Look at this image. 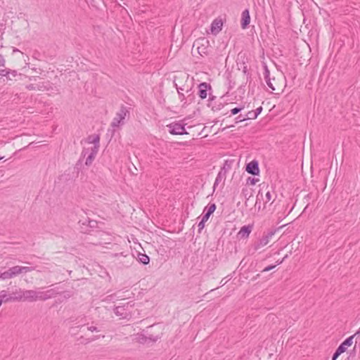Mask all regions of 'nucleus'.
<instances>
[{"label": "nucleus", "instance_id": "15", "mask_svg": "<svg viewBox=\"0 0 360 360\" xmlns=\"http://www.w3.org/2000/svg\"><path fill=\"white\" fill-rule=\"evenodd\" d=\"M354 338V335H352L347 338L342 343L339 345L337 349L342 354L346 351L347 347H349L352 345Z\"/></svg>", "mask_w": 360, "mask_h": 360}, {"label": "nucleus", "instance_id": "28", "mask_svg": "<svg viewBox=\"0 0 360 360\" xmlns=\"http://www.w3.org/2000/svg\"><path fill=\"white\" fill-rule=\"evenodd\" d=\"M120 255L123 256L126 259V262L127 263V264L126 265V266H129L131 262H133L134 258L133 256L131 255H123V253H120Z\"/></svg>", "mask_w": 360, "mask_h": 360}, {"label": "nucleus", "instance_id": "27", "mask_svg": "<svg viewBox=\"0 0 360 360\" xmlns=\"http://www.w3.org/2000/svg\"><path fill=\"white\" fill-rule=\"evenodd\" d=\"M246 120H254L257 117L253 110H250L245 114Z\"/></svg>", "mask_w": 360, "mask_h": 360}, {"label": "nucleus", "instance_id": "4", "mask_svg": "<svg viewBox=\"0 0 360 360\" xmlns=\"http://www.w3.org/2000/svg\"><path fill=\"white\" fill-rule=\"evenodd\" d=\"M276 195L275 194V193L274 191H271L269 189L268 186H266L265 189H264V186H263L259 190V191L257 195V200H256L255 205H258L259 200H262L265 205L266 203H268L273 199L272 202H271V203H273L276 198Z\"/></svg>", "mask_w": 360, "mask_h": 360}, {"label": "nucleus", "instance_id": "21", "mask_svg": "<svg viewBox=\"0 0 360 360\" xmlns=\"http://www.w3.org/2000/svg\"><path fill=\"white\" fill-rule=\"evenodd\" d=\"M79 223L82 226H86L89 228H95L97 226V221L95 220H91L89 218H86L84 219H81L79 221Z\"/></svg>", "mask_w": 360, "mask_h": 360}, {"label": "nucleus", "instance_id": "40", "mask_svg": "<svg viewBox=\"0 0 360 360\" xmlns=\"http://www.w3.org/2000/svg\"><path fill=\"white\" fill-rule=\"evenodd\" d=\"M342 353L337 349L333 355L332 360H336Z\"/></svg>", "mask_w": 360, "mask_h": 360}, {"label": "nucleus", "instance_id": "36", "mask_svg": "<svg viewBox=\"0 0 360 360\" xmlns=\"http://www.w3.org/2000/svg\"><path fill=\"white\" fill-rule=\"evenodd\" d=\"M221 179H222V174H221V172H219L216 179H215L214 187H215L216 185L218 184L220 181H221Z\"/></svg>", "mask_w": 360, "mask_h": 360}, {"label": "nucleus", "instance_id": "43", "mask_svg": "<svg viewBox=\"0 0 360 360\" xmlns=\"http://www.w3.org/2000/svg\"><path fill=\"white\" fill-rule=\"evenodd\" d=\"M53 295V292H52V290H46V300L51 297Z\"/></svg>", "mask_w": 360, "mask_h": 360}, {"label": "nucleus", "instance_id": "46", "mask_svg": "<svg viewBox=\"0 0 360 360\" xmlns=\"http://www.w3.org/2000/svg\"><path fill=\"white\" fill-rule=\"evenodd\" d=\"M175 86H176V87L177 91H178L179 89V91H180L181 92H182L183 91H184V88H182V87H178V86H177V84H175Z\"/></svg>", "mask_w": 360, "mask_h": 360}, {"label": "nucleus", "instance_id": "45", "mask_svg": "<svg viewBox=\"0 0 360 360\" xmlns=\"http://www.w3.org/2000/svg\"><path fill=\"white\" fill-rule=\"evenodd\" d=\"M88 330L91 332L98 331L97 328L95 326H90L87 328Z\"/></svg>", "mask_w": 360, "mask_h": 360}, {"label": "nucleus", "instance_id": "9", "mask_svg": "<svg viewBox=\"0 0 360 360\" xmlns=\"http://www.w3.org/2000/svg\"><path fill=\"white\" fill-rule=\"evenodd\" d=\"M246 171L248 173L252 175H257L259 172V165L257 161L252 160L249 162L246 166Z\"/></svg>", "mask_w": 360, "mask_h": 360}, {"label": "nucleus", "instance_id": "6", "mask_svg": "<svg viewBox=\"0 0 360 360\" xmlns=\"http://www.w3.org/2000/svg\"><path fill=\"white\" fill-rule=\"evenodd\" d=\"M128 113L129 111L127 110V108L124 106H122L120 110L117 112L115 117H114L111 123V127H117L120 124H123L125 117Z\"/></svg>", "mask_w": 360, "mask_h": 360}, {"label": "nucleus", "instance_id": "10", "mask_svg": "<svg viewBox=\"0 0 360 360\" xmlns=\"http://www.w3.org/2000/svg\"><path fill=\"white\" fill-rule=\"evenodd\" d=\"M129 303H127L123 306H117L114 308V313L118 316H121L122 319L127 318L129 314H127V308L129 307Z\"/></svg>", "mask_w": 360, "mask_h": 360}, {"label": "nucleus", "instance_id": "11", "mask_svg": "<svg viewBox=\"0 0 360 360\" xmlns=\"http://www.w3.org/2000/svg\"><path fill=\"white\" fill-rule=\"evenodd\" d=\"M250 22V16L248 9H245L242 12L240 25L243 29H246Z\"/></svg>", "mask_w": 360, "mask_h": 360}, {"label": "nucleus", "instance_id": "34", "mask_svg": "<svg viewBox=\"0 0 360 360\" xmlns=\"http://www.w3.org/2000/svg\"><path fill=\"white\" fill-rule=\"evenodd\" d=\"M258 179L252 177H248L247 179V184L255 185Z\"/></svg>", "mask_w": 360, "mask_h": 360}, {"label": "nucleus", "instance_id": "22", "mask_svg": "<svg viewBox=\"0 0 360 360\" xmlns=\"http://www.w3.org/2000/svg\"><path fill=\"white\" fill-rule=\"evenodd\" d=\"M215 210L216 205L214 203L209 205L208 207L205 208V211H206V212L202 216V219H204L205 221H207L210 215L215 211Z\"/></svg>", "mask_w": 360, "mask_h": 360}, {"label": "nucleus", "instance_id": "37", "mask_svg": "<svg viewBox=\"0 0 360 360\" xmlns=\"http://www.w3.org/2000/svg\"><path fill=\"white\" fill-rule=\"evenodd\" d=\"M84 325H85V323L79 325V326H78L77 327H72L70 328L71 333H73V334H76V333L77 332V329L82 328Z\"/></svg>", "mask_w": 360, "mask_h": 360}, {"label": "nucleus", "instance_id": "5", "mask_svg": "<svg viewBox=\"0 0 360 360\" xmlns=\"http://www.w3.org/2000/svg\"><path fill=\"white\" fill-rule=\"evenodd\" d=\"M276 230H272L266 233H264L263 236L257 242H255L253 245V249L255 251H257L262 248L266 245L269 241L270 239L272 238V236L275 234Z\"/></svg>", "mask_w": 360, "mask_h": 360}, {"label": "nucleus", "instance_id": "7", "mask_svg": "<svg viewBox=\"0 0 360 360\" xmlns=\"http://www.w3.org/2000/svg\"><path fill=\"white\" fill-rule=\"evenodd\" d=\"M65 272H68L70 274L72 271H65L64 268L55 266L54 269L49 272V277L50 279H53V281L55 279L56 281H59V282H60L61 281H64Z\"/></svg>", "mask_w": 360, "mask_h": 360}, {"label": "nucleus", "instance_id": "8", "mask_svg": "<svg viewBox=\"0 0 360 360\" xmlns=\"http://www.w3.org/2000/svg\"><path fill=\"white\" fill-rule=\"evenodd\" d=\"M167 127L169 129V133L172 134L182 135L187 134L184 128V125L180 122H172Z\"/></svg>", "mask_w": 360, "mask_h": 360}, {"label": "nucleus", "instance_id": "39", "mask_svg": "<svg viewBox=\"0 0 360 360\" xmlns=\"http://www.w3.org/2000/svg\"><path fill=\"white\" fill-rule=\"evenodd\" d=\"M8 72H8V68L0 70V76L6 77V75Z\"/></svg>", "mask_w": 360, "mask_h": 360}, {"label": "nucleus", "instance_id": "3", "mask_svg": "<svg viewBox=\"0 0 360 360\" xmlns=\"http://www.w3.org/2000/svg\"><path fill=\"white\" fill-rule=\"evenodd\" d=\"M264 79L268 86L272 90V91H281L283 89V82L276 77H270V72L266 68L264 72Z\"/></svg>", "mask_w": 360, "mask_h": 360}, {"label": "nucleus", "instance_id": "42", "mask_svg": "<svg viewBox=\"0 0 360 360\" xmlns=\"http://www.w3.org/2000/svg\"><path fill=\"white\" fill-rule=\"evenodd\" d=\"M262 110V107L260 106V107L257 108L255 110H253V112H255V115L257 116H258L261 113Z\"/></svg>", "mask_w": 360, "mask_h": 360}, {"label": "nucleus", "instance_id": "12", "mask_svg": "<svg viewBox=\"0 0 360 360\" xmlns=\"http://www.w3.org/2000/svg\"><path fill=\"white\" fill-rule=\"evenodd\" d=\"M85 142L89 144H94V146L91 148H99L100 147V136L98 134H93L89 136Z\"/></svg>", "mask_w": 360, "mask_h": 360}, {"label": "nucleus", "instance_id": "14", "mask_svg": "<svg viewBox=\"0 0 360 360\" xmlns=\"http://www.w3.org/2000/svg\"><path fill=\"white\" fill-rule=\"evenodd\" d=\"M223 25L222 20L221 19H215L211 25V32L212 34H217L221 30Z\"/></svg>", "mask_w": 360, "mask_h": 360}, {"label": "nucleus", "instance_id": "48", "mask_svg": "<svg viewBox=\"0 0 360 360\" xmlns=\"http://www.w3.org/2000/svg\"><path fill=\"white\" fill-rule=\"evenodd\" d=\"M3 158H4V157H1V156H0V160H2Z\"/></svg>", "mask_w": 360, "mask_h": 360}, {"label": "nucleus", "instance_id": "44", "mask_svg": "<svg viewBox=\"0 0 360 360\" xmlns=\"http://www.w3.org/2000/svg\"><path fill=\"white\" fill-rule=\"evenodd\" d=\"M275 265H271V266H266V268H264V269L263 270V271H271V269H273L274 268H275Z\"/></svg>", "mask_w": 360, "mask_h": 360}, {"label": "nucleus", "instance_id": "33", "mask_svg": "<svg viewBox=\"0 0 360 360\" xmlns=\"http://www.w3.org/2000/svg\"><path fill=\"white\" fill-rule=\"evenodd\" d=\"M207 221H205L204 219L202 218L201 221L198 223V232L200 233L205 227V223Z\"/></svg>", "mask_w": 360, "mask_h": 360}, {"label": "nucleus", "instance_id": "26", "mask_svg": "<svg viewBox=\"0 0 360 360\" xmlns=\"http://www.w3.org/2000/svg\"><path fill=\"white\" fill-rule=\"evenodd\" d=\"M11 278H13V276H11V272L8 269L0 274V278H1L3 280Z\"/></svg>", "mask_w": 360, "mask_h": 360}, {"label": "nucleus", "instance_id": "38", "mask_svg": "<svg viewBox=\"0 0 360 360\" xmlns=\"http://www.w3.org/2000/svg\"><path fill=\"white\" fill-rule=\"evenodd\" d=\"M20 274L27 273L31 271V268L28 266H20Z\"/></svg>", "mask_w": 360, "mask_h": 360}, {"label": "nucleus", "instance_id": "13", "mask_svg": "<svg viewBox=\"0 0 360 360\" xmlns=\"http://www.w3.org/2000/svg\"><path fill=\"white\" fill-rule=\"evenodd\" d=\"M198 95L202 99H205L207 96V90L211 89V86L210 84H207L206 82L200 83L198 85Z\"/></svg>", "mask_w": 360, "mask_h": 360}, {"label": "nucleus", "instance_id": "30", "mask_svg": "<svg viewBox=\"0 0 360 360\" xmlns=\"http://www.w3.org/2000/svg\"><path fill=\"white\" fill-rule=\"evenodd\" d=\"M243 108H244V106L234 108L231 110V115H236V114L239 113Z\"/></svg>", "mask_w": 360, "mask_h": 360}, {"label": "nucleus", "instance_id": "19", "mask_svg": "<svg viewBox=\"0 0 360 360\" xmlns=\"http://www.w3.org/2000/svg\"><path fill=\"white\" fill-rule=\"evenodd\" d=\"M252 229V226L251 225L244 226L239 231L238 236H240L241 238H247L251 233Z\"/></svg>", "mask_w": 360, "mask_h": 360}, {"label": "nucleus", "instance_id": "47", "mask_svg": "<svg viewBox=\"0 0 360 360\" xmlns=\"http://www.w3.org/2000/svg\"><path fill=\"white\" fill-rule=\"evenodd\" d=\"M353 335L356 336V335H360V327H359V329L356 331V333L355 334H354Z\"/></svg>", "mask_w": 360, "mask_h": 360}, {"label": "nucleus", "instance_id": "24", "mask_svg": "<svg viewBox=\"0 0 360 360\" xmlns=\"http://www.w3.org/2000/svg\"><path fill=\"white\" fill-rule=\"evenodd\" d=\"M8 73L6 75V79L8 80H12L13 77L15 78L17 77H20L22 75L20 73H18L16 70H12L11 69H8Z\"/></svg>", "mask_w": 360, "mask_h": 360}, {"label": "nucleus", "instance_id": "1", "mask_svg": "<svg viewBox=\"0 0 360 360\" xmlns=\"http://www.w3.org/2000/svg\"><path fill=\"white\" fill-rule=\"evenodd\" d=\"M45 293L39 290H22L18 293L17 300L35 302L37 300H44Z\"/></svg>", "mask_w": 360, "mask_h": 360}, {"label": "nucleus", "instance_id": "18", "mask_svg": "<svg viewBox=\"0 0 360 360\" xmlns=\"http://www.w3.org/2000/svg\"><path fill=\"white\" fill-rule=\"evenodd\" d=\"M73 291L72 290H65L61 292H58L56 294L57 300L60 302H63L71 297L73 295Z\"/></svg>", "mask_w": 360, "mask_h": 360}, {"label": "nucleus", "instance_id": "17", "mask_svg": "<svg viewBox=\"0 0 360 360\" xmlns=\"http://www.w3.org/2000/svg\"><path fill=\"white\" fill-rule=\"evenodd\" d=\"M98 149L99 148H91V153L87 155L85 161V165L86 166H90L92 164L94 160L96 158V155L98 152Z\"/></svg>", "mask_w": 360, "mask_h": 360}, {"label": "nucleus", "instance_id": "16", "mask_svg": "<svg viewBox=\"0 0 360 360\" xmlns=\"http://www.w3.org/2000/svg\"><path fill=\"white\" fill-rule=\"evenodd\" d=\"M98 149L99 148H91V153L87 155L85 161V165L86 166H90L92 164L94 160L96 158V155L98 152Z\"/></svg>", "mask_w": 360, "mask_h": 360}, {"label": "nucleus", "instance_id": "31", "mask_svg": "<svg viewBox=\"0 0 360 360\" xmlns=\"http://www.w3.org/2000/svg\"><path fill=\"white\" fill-rule=\"evenodd\" d=\"M90 153H91V148H85L84 147L82 151L81 156L84 158V157L87 156Z\"/></svg>", "mask_w": 360, "mask_h": 360}, {"label": "nucleus", "instance_id": "29", "mask_svg": "<svg viewBox=\"0 0 360 360\" xmlns=\"http://www.w3.org/2000/svg\"><path fill=\"white\" fill-rule=\"evenodd\" d=\"M178 94H179V97L181 102H182L184 105L186 104V103H187L186 98L184 96V94L179 91V89L178 90Z\"/></svg>", "mask_w": 360, "mask_h": 360}, {"label": "nucleus", "instance_id": "23", "mask_svg": "<svg viewBox=\"0 0 360 360\" xmlns=\"http://www.w3.org/2000/svg\"><path fill=\"white\" fill-rule=\"evenodd\" d=\"M137 259L140 263H142L145 265L148 264L150 262V257L147 255L143 253L138 254Z\"/></svg>", "mask_w": 360, "mask_h": 360}, {"label": "nucleus", "instance_id": "2", "mask_svg": "<svg viewBox=\"0 0 360 360\" xmlns=\"http://www.w3.org/2000/svg\"><path fill=\"white\" fill-rule=\"evenodd\" d=\"M195 48L201 56H207L210 51V41L205 37L199 38L193 43V49Z\"/></svg>", "mask_w": 360, "mask_h": 360}, {"label": "nucleus", "instance_id": "25", "mask_svg": "<svg viewBox=\"0 0 360 360\" xmlns=\"http://www.w3.org/2000/svg\"><path fill=\"white\" fill-rule=\"evenodd\" d=\"M8 270L10 271L11 272V274L13 277H15L17 275L20 274V266H13V267H11L8 269Z\"/></svg>", "mask_w": 360, "mask_h": 360}, {"label": "nucleus", "instance_id": "32", "mask_svg": "<svg viewBox=\"0 0 360 360\" xmlns=\"http://www.w3.org/2000/svg\"><path fill=\"white\" fill-rule=\"evenodd\" d=\"M236 123H238L246 120L245 115L240 114L238 117H236Z\"/></svg>", "mask_w": 360, "mask_h": 360}, {"label": "nucleus", "instance_id": "20", "mask_svg": "<svg viewBox=\"0 0 360 360\" xmlns=\"http://www.w3.org/2000/svg\"><path fill=\"white\" fill-rule=\"evenodd\" d=\"M17 296L18 295L13 297L8 295L6 290H1L0 292V302L2 304L3 302L17 300Z\"/></svg>", "mask_w": 360, "mask_h": 360}, {"label": "nucleus", "instance_id": "41", "mask_svg": "<svg viewBox=\"0 0 360 360\" xmlns=\"http://www.w3.org/2000/svg\"><path fill=\"white\" fill-rule=\"evenodd\" d=\"M6 64V60L3 55L0 54V66L4 67Z\"/></svg>", "mask_w": 360, "mask_h": 360}, {"label": "nucleus", "instance_id": "35", "mask_svg": "<svg viewBox=\"0 0 360 360\" xmlns=\"http://www.w3.org/2000/svg\"><path fill=\"white\" fill-rule=\"evenodd\" d=\"M186 94H188L187 98L189 99V101L191 102L193 100L194 96L191 92V89L186 90Z\"/></svg>", "mask_w": 360, "mask_h": 360}]
</instances>
